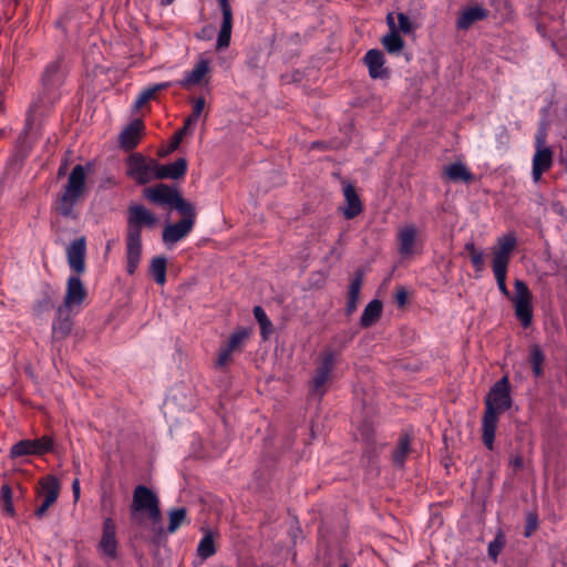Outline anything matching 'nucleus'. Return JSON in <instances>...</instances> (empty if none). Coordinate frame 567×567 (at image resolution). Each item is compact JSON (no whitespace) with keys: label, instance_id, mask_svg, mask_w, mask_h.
<instances>
[{"label":"nucleus","instance_id":"nucleus-53","mask_svg":"<svg viewBox=\"0 0 567 567\" xmlns=\"http://www.w3.org/2000/svg\"><path fill=\"white\" fill-rule=\"evenodd\" d=\"M173 1L174 0H162L161 2H162L163 6H169V4L173 3Z\"/></svg>","mask_w":567,"mask_h":567},{"label":"nucleus","instance_id":"nucleus-39","mask_svg":"<svg viewBox=\"0 0 567 567\" xmlns=\"http://www.w3.org/2000/svg\"><path fill=\"white\" fill-rule=\"evenodd\" d=\"M464 249L468 252L471 264L476 272H482L485 268L484 252L475 247L473 241L465 244Z\"/></svg>","mask_w":567,"mask_h":567},{"label":"nucleus","instance_id":"nucleus-49","mask_svg":"<svg viewBox=\"0 0 567 567\" xmlns=\"http://www.w3.org/2000/svg\"><path fill=\"white\" fill-rule=\"evenodd\" d=\"M398 22H399L398 31H402L403 33H410L412 31L411 21L405 13H403V12L398 13Z\"/></svg>","mask_w":567,"mask_h":567},{"label":"nucleus","instance_id":"nucleus-51","mask_svg":"<svg viewBox=\"0 0 567 567\" xmlns=\"http://www.w3.org/2000/svg\"><path fill=\"white\" fill-rule=\"evenodd\" d=\"M52 505L53 503L43 499L42 504L34 511V515L38 518H42Z\"/></svg>","mask_w":567,"mask_h":567},{"label":"nucleus","instance_id":"nucleus-20","mask_svg":"<svg viewBox=\"0 0 567 567\" xmlns=\"http://www.w3.org/2000/svg\"><path fill=\"white\" fill-rule=\"evenodd\" d=\"M186 172L187 161L184 157L169 164H159L155 161V179H179Z\"/></svg>","mask_w":567,"mask_h":567},{"label":"nucleus","instance_id":"nucleus-27","mask_svg":"<svg viewBox=\"0 0 567 567\" xmlns=\"http://www.w3.org/2000/svg\"><path fill=\"white\" fill-rule=\"evenodd\" d=\"M488 17V10L481 7L474 6L465 8L456 20V27L460 30L470 29L475 22L482 21Z\"/></svg>","mask_w":567,"mask_h":567},{"label":"nucleus","instance_id":"nucleus-22","mask_svg":"<svg viewBox=\"0 0 567 567\" xmlns=\"http://www.w3.org/2000/svg\"><path fill=\"white\" fill-rule=\"evenodd\" d=\"M363 271L361 269H357L353 274V277L350 280L347 293V305L344 309V313L347 317L352 316L358 309L360 291L363 285Z\"/></svg>","mask_w":567,"mask_h":567},{"label":"nucleus","instance_id":"nucleus-25","mask_svg":"<svg viewBox=\"0 0 567 567\" xmlns=\"http://www.w3.org/2000/svg\"><path fill=\"white\" fill-rule=\"evenodd\" d=\"M346 206L342 214L346 219H353L362 212V203L353 185L347 184L343 188Z\"/></svg>","mask_w":567,"mask_h":567},{"label":"nucleus","instance_id":"nucleus-24","mask_svg":"<svg viewBox=\"0 0 567 567\" xmlns=\"http://www.w3.org/2000/svg\"><path fill=\"white\" fill-rule=\"evenodd\" d=\"M144 127L142 120H133L120 134L121 146L127 151L135 148L140 142Z\"/></svg>","mask_w":567,"mask_h":567},{"label":"nucleus","instance_id":"nucleus-50","mask_svg":"<svg viewBox=\"0 0 567 567\" xmlns=\"http://www.w3.org/2000/svg\"><path fill=\"white\" fill-rule=\"evenodd\" d=\"M395 301L400 307H403L408 301V292L403 287L398 288L395 293Z\"/></svg>","mask_w":567,"mask_h":567},{"label":"nucleus","instance_id":"nucleus-6","mask_svg":"<svg viewBox=\"0 0 567 567\" xmlns=\"http://www.w3.org/2000/svg\"><path fill=\"white\" fill-rule=\"evenodd\" d=\"M252 333L248 327H238L229 336L228 340L221 343L216 360L217 368H224L233 361L235 352H241Z\"/></svg>","mask_w":567,"mask_h":567},{"label":"nucleus","instance_id":"nucleus-40","mask_svg":"<svg viewBox=\"0 0 567 567\" xmlns=\"http://www.w3.org/2000/svg\"><path fill=\"white\" fill-rule=\"evenodd\" d=\"M0 499L2 511L7 516L14 517L16 509L13 506V492L9 484H3L0 488Z\"/></svg>","mask_w":567,"mask_h":567},{"label":"nucleus","instance_id":"nucleus-23","mask_svg":"<svg viewBox=\"0 0 567 567\" xmlns=\"http://www.w3.org/2000/svg\"><path fill=\"white\" fill-rule=\"evenodd\" d=\"M372 79H383L389 75V71L384 68V54L379 49L369 50L363 58Z\"/></svg>","mask_w":567,"mask_h":567},{"label":"nucleus","instance_id":"nucleus-12","mask_svg":"<svg viewBox=\"0 0 567 567\" xmlns=\"http://www.w3.org/2000/svg\"><path fill=\"white\" fill-rule=\"evenodd\" d=\"M87 297V291L80 279V275H71L66 280V290L63 303L60 307L73 309L80 307Z\"/></svg>","mask_w":567,"mask_h":567},{"label":"nucleus","instance_id":"nucleus-52","mask_svg":"<svg viewBox=\"0 0 567 567\" xmlns=\"http://www.w3.org/2000/svg\"><path fill=\"white\" fill-rule=\"evenodd\" d=\"M80 481L79 478H75L72 483V493H73V497H74V501H78L80 498Z\"/></svg>","mask_w":567,"mask_h":567},{"label":"nucleus","instance_id":"nucleus-8","mask_svg":"<svg viewBox=\"0 0 567 567\" xmlns=\"http://www.w3.org/2000/svg\"><path fill=\"white\" fill-rule=\"evenodd\" d=\"M126 174L138 185L155 179V159H148L141 153H133L126 161Z\"/></svg>","mask_w":567,"mask_h":567},{"label":"nucleus","instance_id":"nucleus-36","mask_svg":"<svg viewBox=\"0 0 567 567\" xmlns=\"http://www.w3.org/2000/svg\"><path fill=\"white\" fill-rule=\"evenodd\" d=\"M171 207L176 209L183 216L182 219H190L193 225H195L197 216L195 206L190 202L184 199L181 194H178Z\"/></svg>","mask_w":567,"mask_h":567},{"label":"nucleus","instance_id":"nucleus-30","mask_svg":"<svg viewBox=\"0 0 567 567\" xmlns=\"http://www.w3.org/2000/svg\"><path fill=\"white\" fill-rule=\"evenodd\" d=\"M62 62L56 60L47 65L42 75V84L45 89L56 87L62 83Z\"/></svg>","mask_w":567,"mask_h":567},{"label":"nucleus","instance_id":"nucleus-32","mask_svg":"<svg viewBox=\"0 0 567 567\" xmlns=\"http://www.w3.org/2000/svg\"><path fill=\"white\" fill-rule=\"evenodd\" d=\"M383 305L379 299L370 301L360 318V326L362 328H370L381 318Z\"/></svg>","mask_w":567,"mask_h":567},{"label":"nucleus","instance_id":"nucleus-54","mask_svg":"<svg viewBox=\"0 0 567 567\" xmlns=\"http://www.w3.org/2000/svg\"><path fill=\"white\" fill-rule=\"evenodd\" d=\"M339 567H349L348 563H342Z\"/></svg>","mask_w":567,"mask_h":567},{"label":"nucleus","instance_id":"nucleus-21","mask_svg":"<svg viewBox=\"0 0 567 567\" xmlns=\"http://www.w3.org/2000/svg\"><path fill=\"white\" fill-rule=\"evenodd\" d=\"M194 228L190 219H181L175 224H168L163 229V241L165 245L175 244L185 238Z\"/></svg>","mask_w":567,"mask_h":567},{"label":"nucleus","instance_id":"nucleus-17","mask_svg":"<svg viewBox=\"0 0 567 567\" xmlns=\"http://www.w3.org/2000/svg\"><path fill=\"white\" fill-rule=\"evenodd\" d=\"M499 415L493 412L492 408L484 410L482 417V442L489 451L494 450L495 435L499 421Z\"/></svg>","mask_w":567,"mask_h":567},{"label":"nucleus","instance_id":"nucleus-44","mask_svg":"<svg viewBox=\"0 0 567 567\" xmlns=\"http://www.w3.org/2000/svg\"><path fill=\"white\" fill-rule=\"evenodd\" d=\"M205 105L206 101L204 96H199L193 100L192 113L185 118L187 124H192L193 126L196 125L205 109Z\"/></svg>","mask_w":567,"mask_h":567},{"label":"nucleus","instance_id":"nucleus-46","mask_svg":"<svg viewBox=\"0 0 567 567\" xmlns=\"http://www.w3.org/2000/svg\"><path fill=\"white\" fill-rule=\"evenodd\" d=\"M537 527H538L537 515L533 514V513L528 514L526 517L524 536L530 537L534 534V532L537 529Z\"/></svg>","mask_w":567,"mask_h":567},{"label":"nucleus","instance_id":"nucleus-29","mask_svg":"<svg viewBox=\"0 0 567 567\" xmlns=\"http://www.w3.org/2000/svg\"><path fill=\"white\" fill-rule=\"evenodd\" d=\"M443 176L453 183L465 184L474 181L473 173L463 163H452L444 168Z\"/></svg>","mask_w":567,"mask_h":567},{"label":"nucleus","instance_id":"nucleus-10","mask_svg":"<svg viewBox=\"0 0 567 567\" xmlns=\"http://www.w3.org/2000/svg\"><path fill=\"white\" fill-rule=\"evenodd\" d=\"M485 409L492 408L496 414H502L512 408L511 385L507 377L495 382L485 398Z\"/></svg>","mask_w":567,"mask_h":567},{"label":"nucleus","instance_id":"nucleus-2","mask_svg":"<svg viewBox=\"0 0 567 567\" xmlns=\"http://www.w3.org/2000/svg\"><path fill=\"white\" fill-rule=\"evenodd\" d=\"M157 219L155 215L141 204H132L127 208L125 231L126 271L134 275L142 257L143 227L152 228Z\"/></svg>","mask_w":567,"mask_h":567},{"label":"nucleus","instance_id":"nucleus-5","mask_svg":"<svg viewBox=\"0 0 567 567\" xmlns=\"http://www.w3.org/2000/svg\"><path fill=\"white\" fill-rule=\"evenodd\" d=\"M138 514H145L153 522L161 519L159 499L157 495L145 485H137L133 491L131 505L132 520L138 519Z\"/></svg>","mask_w":567,"mask_h":567},{"label":"nucleus","instance_id":"nucleus-37","mask_svg":"<svg viewBox=\"0 0 567 567\" xmlns=\"http://www.w3.org/2000/svg\"><path fill=\"white\" fill-rule=\"evenodd\" d=\"M545 361V355L539 348V346L534 344L529 349L528 353V362L532 367L533 373L535 377H540L543 374V363Z\"/></svg>","mask_w":567,"mask_h":567},{"label":"nucleus","instance_id":"nucleus-16","mask_svg":"<svg viewBox=\"0 0 567 567\" xmlns=\"http://www.w3.org/2000/svg\"><path fill=\"white\" fill-rule=\"evenodd\" d=\"M86 240L80 237L73 240L66 248V258L69 267L76 275L85 271Z\"/></svg>","mask_w":567,"mask_h":567},{"label":"nucleus","instance_id":"nucleus-28","mask_svg":"<svg viewBox=\"0 0 567 567\" xmlns=\"http://www.w3.org/2000/svg\"><path fill=\"white\" fill-rule=\"evenodd\" d=\"M417 229L414 225H406L399 229L396 235L398 249L402 256H410L414 252V244Z\"/></svg>","mask_w":567,"mask_h":567},{"label":"nucleus","instance_id":"nucleus-1","mask_svg":"<svg viewBox=\"0 0 567 567\" xmlns=\"http://www.w3.org/2000/svg\"><path fill=\"white\" fill-rule=\"evenodd\" d=\"M517 245L514 233H507L497 238L492 249V270L501 293L508 298L514 306L516 319L524 328L530 327L533 322V295L527 284L520 279L514 281L515 295L512 296L507 286V270L511 257Z\"/></svg>","mask_w":567,"mask_h":567},{"label":"nucleus","instance_id":"nucleus-19","mask_svg":"<svg viewBox=\"0 0 567 567\" xmlns=\"http://www.w3.org/2000/svg\"><path fill=\"white\" fill-rule=\"evenodd\" d=\"M70 310L60 306L56 308L55 318L52 322V339L54 341L63 340L71 333L73 320Z\"/></svg>","mask_w":567,"mask_h":567},{"label":"nucleus","instance_id":"nucleus-4","mask_svg":"<svg viewBox=\"0 0 567 567\" xmlns=\"http://www.w3.org/2000/svg\"><path fill=\"white\" fill-rule=\"evenodd\" d=\"M86 192V169L83 165H75L69 174L63 192L59 196L55 210L65 218H76L74 206L83 198Z\"/></svg>","mask_w":567,"mask_h":567},{"label":"nucleus","instance_id":"nucleus-35","mask_svg":"<svg viewBox=\"0 0 567 567\" xmlns=\"http://www.w3.org/2000/svg\"><path fill=\"white\" fill-rule=\"evenodd\" d=\"M167 259L164 256H156L151 260L150 275L156 284L163 286L166 282Z\"/></svg>","mask_w":567,"mask_h":567},{"label":"nucleus","instance_id":"nucleus-3","mask_svg":"<svg viewBox=\"0 0 567 567\" xmlns=\"http://www.w3.org/2000/svg\"><path fill=\"white\" fill-rule=\"evenodd\" d=\"M346 347V338L337 334L332 338L331 343L326 346L320 352L318 365L310 382L311 392L319 395V398H322L326 393V385L330 381L333 368Z\"/></svg>","mask_w":567,"mask_h":567},{"label":"nucleus","instance_id":"nucleus-31","mask_svg":"<svg viewBox=\"0 0 567 567\" xmlns=\"http://www.w3.org/2000/svg\"><path fill=\"white\" fill-rule=\"evenodd\" d=\"M173 86V82H162L144 89L135 99L133 109L135 111L142 109L151 100H155L161 91Z\"/></svg>","mask_w":567,"mask_h":567},{"label":"nucleus","instance_id":"nucleus-26","mask_svg":"<svg viewBox=\"0 0 567 567\" xmlns=\"http://www.w3.org/2000/svg\"><path fill=\"white\" fill-rule=\"evenodd\" d=\"M386 23L389 25L390 33L385 34L382 38L381 42H382L384 49L389 53H391V54L399 53L402 51V49L404 47V41L401 38V35L399 34L398 28H396L394 19H393V13H389L386 16Z\"/></svg>","mask_w":567,"mask_h":567},{"label":"nucleus","instance_id":"nucleus-43","mask_svg":"<svg viewBox=\"0 0 567 567\" xmlns=\"http://www.w3.org/2000/svg\"><path fill=\"white\" fill-rule=\"evenodd\" d=\"M254 316L257 322L260 326V334L264 339L268 338L269 330L272 327L271 321L269 320L268 316L266 315L265 310L260 306H256L254 308Z\"/></svg>","mask_w":567,"mask_h":567},{"label":"nucleus","instance_id":"nucleus-9","mask_svg":"<svg viewBox=\"0 0 567 567\" xmlns=\"http://www.w3.org/2000/svg\"><path fill=\"white\" fill-rule=\"evenodd\" d=\"M210 60L204 54L199 55L192 70L184 72V76L176 82L184 90L195 86L208 85L212 78Z\"/></svg>","mask_w":567,"mask_h":567},{"label":"nucleus","instance_id":"nucleus-42","mask_svg":"<svg viewBox=\"0 0 567 567\" xmlns=\"http://www.w3.org/2000/svg\"><path fill=\"white\" fill-rule=\"evenodd\" d=\"M506 538L502 530H498L495 538L488 544L487 554L488 557L496 561L501 551L505 547Z\"/></svg>","mask_w":567,"mask_h":567},{"label":"nucleus","instance_id":"nucleus-11","mask_svg":"<svg viewBox=\"0 0 567 567\" xmlns=\"http://www.w3.org/2000/svg\"><path fill=\"white\" fill-rule=\"evenodd\" d=\"M221 12V24L217 35L216 49L223 50L229 47L233 30V9L230 0H217Z\"/></svg>","mask_w":567,"mask_h":567},{"label":"nucleus","instance_id":"nucleus-15","mask_svg":"<svg viewBox=\"0 0 567 567\" xmlns=\"http://www.w3.org/2000/svg\"><path fill=\"white\" fill-rule=\"evenodd\" d=\"M59 299V289L48 282L41 285L37 299L33 302L32 311L35 316H42L55 307Z\"/></svg>","mask_w":567,"mask_h":567},{"label":"nucleus","instance_id":"nucleus-34","mask_svg":"<svg viewBox=\"0 0 567 567\" xmlns=\"http://www.w3.org/2000/svg\"><path fill=\"white\" fill-rule=\"evenodd\" d=\"M411 450V436L408 433L400 435L396 447L392 452V462L396 467H403Z\"/></svg>","mask_w":567,"mask_h":567},{"label":"nucleus","instance_id":"nucleus-47","mask_svg":"<svg viewBox=\"0 0 567 567\" xmlns=\"http://www.w3.org/2000/svg\"><path fill=\"white\" fill-rule=\"evenodd\" d=\"M524 457L520 453L512 454L509 457L508 465L514 473H517L524 468Z\"/></svg>","mask_w":567,"mask_h":567},{"label":"nucleus","instance_id":"nucleus-33","mask_svg":"<svg viewBox=\"0 0 567 567\" xmlns=\"http://www.w3.org/2000/svg\"><path fill=\"white\" fill-rule=\"evenodd\" d=\"M39 484H40V488L38 491L39 496L43 497V499L54 504L56 502V499L59 497V493H60V484H59V481L56 480V477L49 475V476L42 478L39 482Z\"/></svg>","mask_w":567,"mask_h":567},{"label":"nucleus","instance_id":"nucleus-55","mask_svg":"<svg viewBox=\"0 0 567 567\" xmlns=\"http://www.w3.org/2000/svg\"><path fill=\"white\" fill-rule=\"evenodd\" d=\"M62 173H63V168H62V167H60V169H59V175H61Z\"/></svg>","mask_w":567,"mask_h":567},{"label":"nucleus","instance_id":"nucleus-14","mask_svg":"<svg viewBox=\"0 0 567 567\" xmlns=\"http://www.w3.org/2000/svg\"><path fill=\"white\" fill-rule=\"evenodd\" d=\"M118 542L116 538V526L111 517H106L103 522L102 537L99 543V549L109 558L117 557Z\"/></svg>","mask_w":567,"mask_h":567},{"label":"nucleus","instance_id":"nucleus-45","mask_svg":"<svg viewBox=\"0 0 567 567\" xmlns=\"http://www.w3.org/2000/svg\"><path fill=\"white\" fill-rule=\"evenodd\" d=\"M194 126L192 124H187L186 121H184V125L177 130L174 135L172 136L171 144H169V152L176 151L183 138L193 132Z\"/></svg>","mask_w":567,"mask_h":567},{"label":"nucleus","instance_id":"nucleus-38","mask_svg":"<svg viewBox=\"0 0 567 567\" xmlns=\"http://www.w3.org/2000/svg\"><path fill=\"white\" fill-rule=\"evenodd\" d=\"M216 553L215 540L210 532L206 533L198 543L197 555L202 560H206Z\"/></svg>","mask_w":567,"mask_h":567},{"label":"nucleus","instance_id":"nucleus-13","mask_svg":"<svg viewBox=\"0 0 567 567\" xmlns=\"http://www.w3.org/2000/svg\"><path fill=\"white\" fill-rule=\"evenodd\" d=\"M178 194L176 188L164 183L146 187L143 190L144 197L151 203L169 207L173 205Z\"/></svg>","mask_w":567,"mask_h":567},{"label":"nucleus","instance_id":"nucleus-48","mask_svg":"<svg viewBox=\"0 0 567 567\" xmlns=\"http://www.w3.org/2000/svg\"><path fill=\"white\" fill-rule=\"evenodd\" d=\"M546 140H547L546 130L542 128V127L538 128L535 134V141H534L535 150L550 148L549 146L546 145Z\"/></svg>","mask_w":567,"mask_h":567},{"label":"nucleus","instance_id":"nucleus-41","mask_svg":"<svg viewBox=\"0 0 567 567\" xmlns=\"http://www.w3.org/2000/svg\"><path fill=\"white\" fill-rule=\"evenodd\" d=\"M169 523L167 526V532L169 534H174L185 522L187 518V511L184 507L174 508L169 513Z\"/></svg>","mask_w":567,"mask_h":567},{"label":"nucleus","instance_id":"nucleus-18","mask_svg":"<svg viewBox=\"0 0 567 567\" xmlns=\"http://www.w3.org/2000/svg\"><path fill=\"white\" fill-rule=\"evenodd\" d=\"M554 164V152L551 148L535 150L532 159V178L534 183L542 179L544 173L548 172Z\"/></svg>","mask_w":567,"mask_h":567},{"label":"nucleus","instance_id":"nucleus-7","mask_svg":"<svg viewBox=\"0 0 567 567\" xmlns=\"http://www.w3.org/2000/svg\"><path fill=\"white\" fill-rule=\"evenodd\" d=\"M54 440L50 435L39 439H25L17 442L10 449V458L16 460L24 456H42L54 450Z\"/></svg>","mask_w":567,"mask_h":567}]
</instances>
